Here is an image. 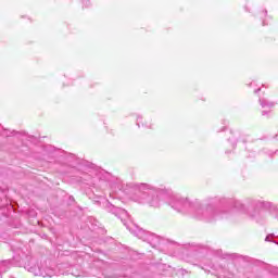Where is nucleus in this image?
Listing matches in <instances>:
<instances>
[{"label": "nucleus", "instance_id": "1", "mask_svg": "<svg viewBox=\"0 0 278 278\" xmlns=\"http://www.w3.org/2000/svg\"><path fill=\"white\" fill-rule=\"evenodd\" d=\"M13 260L15 262L14 266H24V268L28 269V273H34L35 276L42 275L40 273V267L39 266L35 265L34 267H29V265H27V263H26L27 258L21 261V258L14 257Z\"/></svg>", "mask_w": 278, "mask_h": 278}, {"label": "nucleus", "instance_id": "2", "mask_svg": "<svg viewBox=\"0 0 278 278\" xmlns=\"http://www.w3.org/2000/svg\"><path fill=\"white\" fill-rule=\"evenodd\" d=\"M143 198L146 199L144 202L149 203L152 207H159L160 206V198L153 193L143 194Z\"/></svg>", "mask_w": 278, "mask_h": 278}, {"label": "nucleus", "instance_id": "3", "mask_svg": "<svg viewBox=\"0 0 278 278\" xmlns=\"http://www.w3.org/2000/svg\"><path fill=\"white\" fill-rule=\"evenodd\" d=\"M11 262L10 261H1L0 262V268L1 270H5V268H9Z\"/></svg>", "mask_w": 278, "mask_h": 278}, {"label": "nucleus", "instance_id": "4", "mask_svg": "<svg viewBox=\"0 0 278 278\" xmlns=\"http://www.w3.org/2000/svg\"><path fill=\"white\" fill-rule=\"evenodd\" d=\"M270 238H273V236H270V235H269V236H267V237H266V239H265V240H266V242H270Z\"/></svg>", "mask_w": 278, "mask_h": 278}]
</instances>
